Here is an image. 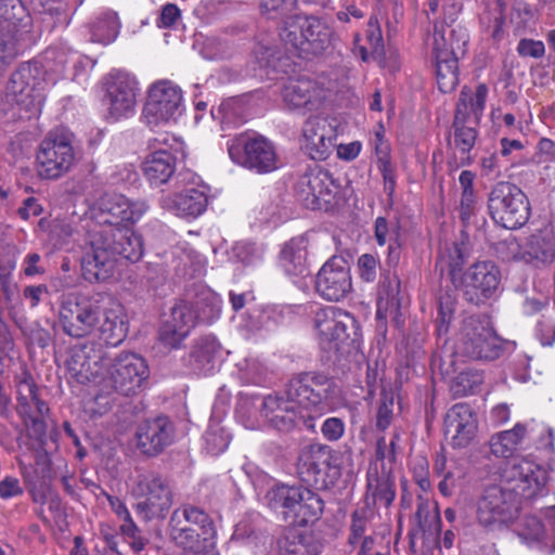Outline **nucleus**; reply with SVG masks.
Listing matches in <instances>:
<instances>
[{
  "mask_svg": "<svg viewBox=\"0 0 555 555\" xmlns=\"http://www.w3.org/2000/svg\"><path fill=\"white\" fill-rule=\"evenodd\" d=\"M36 162L40 178L52 180L64 176L75 162L70 135L65 132L51 131L40 143Z\"/></svg>",
  "mask_w": 555,
  "mask_h": 555,
  "instance_id": "4468645a",
  "label": "nucleus"
},
{
  "mask_svg": "<svg viewBox=\"0 0 555 555\" xmlns=\"http://www.w3.org/2000/svg\"><path fill=\"white\" fill-rule=\"evenodd\" d=\"M137 94L138 81L129 73L117 70L106 77L104 102L114 119L134 113Z\"/></svg>",
  "mask_w": 555,
  "mask_h": 555,
  "instance_id": "5701e85b",
  "label": "nucleus"
},
{
  "mask_svg": "<svg viewBox=\"0 0 555 555\" xmlns=\"http://www.w3.org/2000/svg\"><path fill=\"white\" fill-rule=\"evenodd\" d=\"M470 249L464 241L446 245L439 254L438 262L441 270L448 269L452 280L455 281L459 273L462 272L464 264L467 262Z\"/></svg>",
  "mask_w": 555,
  "mask_h": 555,
  "instance_id": "c03bdc74",
  "label": "nucleus"
},
{
  "mask_svg": "<svg viewBox=\"0 0 555 555\" xmlns=\"http://www.w3.org/2000/svg\"><path fill=\"white\" fill-rule=\"evenodd\" d=\"M144 253L142 236L129 227L92 229L82 248V276L90 283L108 280L119 258L139 261Z\"/></svg>",
  "mask_w": 555,
  "mask_h": 555,
  "instance_id": "f257e3e1",
  "label": "nucleus"
},
{
  "mask_svg": "<svg viewBox=\"0 0 555 555\" xmlns=\"http://www.w3.org/2000/svg\"><path fill=\"white\" fill-rule=\"evenodd\" d=\"M307 256V241L302 237L292 238L283 246L279 264L289 276H306L309 274Z\"/></svg>",
  "mask_w": 555,
  "mask_h": 555,
  "instance_id": "c9c22d12",
  "label": "nucleus"
},
{
  "mask_svg": "<svg viewBox=\"0 0 555 555\" xmlns=\"http://www.w3.org/2000/svg\"><path fill=\"white\" fill-rule=\"evenodd\" d=\"M416 528L420 532H425L430 529L431 525H436V530L441 531V518L438 506L434 507V515L428 501L418 498L417 508L415 513Z\"/></svg>",
  "mask_w": 555,
  "mask_h": 555,
  "instance_id": "13d9d810",
  "label": "nucleus"
},
{
  "mask_svg": "<svg viewBox=\"0 0 555 555\" xmlns=\"http://www.w3.org/2000/svg\"><path fill=\"white\" fill-rule=\"evenodd\" d=\"M339 389L335 380L317 372L297 374L285 384L284 393L295 401L305 416H311L313 423L331 408Z\"/></svg>",
  "mask_w": 555,
  "mask_h": 555,
  "instance_id": "7ed1b4c3",
  "label": "nucleus"
},
{
  "mask_svg": "<svg viewBox=\"0 0 555 555\" xmlns=\"http://www.w3.org/2000/svg\"><path fill=\"white\" fill-rule=\"evenodd\" d=\"M352 289L350 267L341 256H332L315 276V291L327 301H339Z\"/></svg>",
  "mask_w": 555,
  "mask_h": 555,
  "instance_id": "393cba45",
  "label": "nucleus"
},
{
  "mask_svg": "<svg viewBox=\"0 0 555 555\" xmlns=\"http://www.w3.org/2000/svg\"><path fill=\"white\" fill-rule=\"evenodd\" d=\"M463 296L473 305L490 299L501 283V271L492 261H478L472 264L460 278Z\"/></svg>",
  "mask_w": 555,
  "mask_h": 555,
  "instance_id": "412c9836",
  "label": "nucleus"
},
{
  "mask_svg": "<svg viewBox=\"0 0 555 555\" xmlns=\"http://www.w3.org/2000/svg\"><path fill=\"white\" fill-rule=\"evenodd\" d=\"M400 412L396 409L395 395L391 389H383L376 403L375 425L378 430H386L392 423L395 416Z\"/></svg>",
  "mask_w": 555,
  "mask_h": 555,
  "instance_id": "603ef678",
  "label": "nucleus"
},
{
  "mask_svg": "<svg viewBox=\"0 0 555 555\" xmlns=\"http://www.w3.org/2000/svg\"><path fill=\"white\" fill-rule=\"evenodd\" d=\"M165 203L177 216L196 218L206 210L208 198L204 191L191 188L167 197Z\"/></svg>",
  "mask_w": 555,
  "mask_h": 555,
  "instance_id": "f704fd0d",
  "label": "nucleus"
},
{
  "mask_svg": "<svg viewBox=\"0 0 555 555\" xmlns=\"http://www.w3.org/2000/svg\"><path fill=\"white\" fill-rule=\"evenodd\" d=\"M150 367L146 360L133 352H120L109 361L103 380L114 391L132 396L146 387Z\"/></svg>",
  "mask_w": 555,
  "mask_h": 555,
  "instance_id": "f8f14e48",
  "label": "nucleus"
},
{
  "mask_svg": "<svg viewBox=\"0 0 555 555\" xmlns=\"http://www.w3.org/2000/svg\"><path fill=\"white\" fill-rule=\"evenodd\" d=\"M374 236L379 246L388 244V260L397 263L400 258V224L388 221L385 217H377L374 224Z\"/></svg>",
  "mask_w": 555,
  "mask_h": 555,
  "instance_id": "ea45409f",
  "label": "nucleus"
},
{
  "mask_svg": "<svg viewBox=\"0 0 555 555\" xmlns=\"http://www.w3.org/2000/svg\"><path fill=\"white\" fill-rule=\"evenodd\" d=\"M245 105L240 98L223 100L218 106L210 109L211 117L219 121L222 130L235 128L245 122Z\"/></svg>",
  "mask_w": 555,
  "mask_h": 555,
  "instance_id": "a19ab883",
  "label": "nucleus"
},
{
  "mask_svg": "<svg viewBox=\"0 0 555 555\" xmlns=\"http://www.w3.org/2000/svg\"><path fill=\"white\" fill-rule=\"evenodd\" d=\"M367 495H372L374 503H380L389 506L395 500L396 492L393 489V480L389 474L378 473L377 468L367 472Z\"/></svg>",
  "mask_w": 555,
  "mask_h": 555,
  "instance_id": "49530a36",
  "label": "nucleus"
},
{
  "mask_svg": "<svg viewBox=\"0 0 555 555\" xmlns=\"http://www.w3.org/2000/svg\"><path fill=\"white\" fill-rule=\"evenodd\" d=\"M479 209L476 194H461L459 215L464 225L470 223Z\"/></svg>",
  "mask_w": 555,
  "mask_h": 555,
  "instance_id": "774afa93",
  "label": "nucleus"
},
{
  "mask_svg": "<svg viewBox=\"0 0 555 555\" xmlns=\"http://www.w3.org/2000/svg\"><path fill=\"white\" fill-rule=\"evenodd\" d=\"M378 169L384 180V191L391 201L396 191V170L388 155L378 158Z\"/></svg>",
  "mask_w": 555,
  "mask_h": 555,
  "instance_id": "69168bd1",
  "label": "nucleus"
},
{
  "mask_svg": "<svg viewBox=\"0 0 555 555\" xmlns=\"http://www.w3.org/2000/svg\"><path fill=\"white\" fill-rule=\"evenodd\" d=\"M86 352L88 380L103 376L109 364L111 358L107 357L103 346L93 341L83 343Z\"/></svg>",
  "mask_w": 555,
  "mask_h": 555,
  "instance_id": "8fccbe9b",
  "label": "nucleus"
},
{
  "mask_svg": "<svg viewBox=\"0 0 555 555\" xmlns=\"http://www.w3.org/2000/svg\"><path fill=\"white\" fill-rule=\"evenodd\" d=\"M455 304V297L449 293H446L438 298L436 327L439 336L448 333L449 325L453 319Z\"/></svg>",
  "mask_w": 555,
  "mask_h": 555,
  "instance_id": "bf43d9fd",
  "label": "nucleus"
},
{
  "mask_svg": "<svg viewBox=\"0 0 555 555\" xmlns=\"http://www.w3.org/2000/svg\"><path fill=\"white\" fill-rule=\"evenodd\" d=\"M300 501L296 505L295 513L292 522L298 524L300 527H305L309 522L317 521L324 511V502L322 498L309 490L308 488H301Z\"/></svg>",
  "mask_w": 555,
  "mask_h": 555,
  "instance_id": "79ce46f5",
  "label": "nucleus"
},
{
  "mask_svg": "<svg viewBox=\"0 0 555 555\" xmlns=\"http://www.w3.org/2000/svg\"><path fill=\"white\" fill-rule=\"evenodd\" d=\"M283 26L280 28L279 36L289 50L297 51L300 55L307 52L305 47L304 28L307 23V16L291 15L282 21Z\"/></svg>",
  "mask_w": 555,
  "mask_h": 555,
  "instance_id": "a18cd8bd",
  "label": "nucleus"
},
{
  "mask_svg": "<svg viewBox=\"0 0 555 555\" xmlns=\"http://www.w3.org/2000/svg\"><path fill=\"white\" fill-rule=\"evenodd\" d=\"M547 474L537 463L528 459H515L502 474V483L512 488L519 499H531L546 485Z\"/></svg>",
  "mask_w": 555,
  "mask_h": 555,
  "instance_id": "b1692460",
  "label": "nucleus"
},
{
  "mask_svg": "<svg viewBox=\"0 0 555 555\" xmlns=\"http://www.w3.org/2000/svg\"><path fill=\"white\" fill-rule=\"evenodd\" d=\"M467 30L461 26L435 25L433 55L435 59L437 85L441 92H452L459 83L457 62L466 53Z\"/></svg>",
  "mask_w": 555,
  "mask_h": 555,
  "instance_id": "f03ea898",
  "label": "nucleus"
},
{
  "mask_svg": "<svg viewBox=\"0 0 555 555\" xmlns=\"http://www.w3.org/2000/svg\"><path fill=\"white\" fill-rule=\"evenodd\" d=\"M488 96V87L485 83H479L475 91L468 87H463L456 103L454 116L464 115L463 122L479 126L481 116L486 107V100Z\"/></svg>",
  "mask_w": 555,
  "mask_h": 555,
  "instance_id": "72a5a7b5",
  "label": "nucleus"
},
{
  "mask_svg": "<svg viewBox=\"0 0 555 555\" xmlns=\"http://www.w3.org/2000/svg\"><path fill=\"white\" fill-rule=\"evenodd\" d=\"M322 543L306 527L288 526L276 540L278 555H320Z\"/></svg>",
  "mask_w": 555,
  "mask_h": 555,
  "instance_id": "7c9ffc66",
  "label": "nucleus"
},
{
  "mask_svg": "<svg viewBox=\"0 0 555 555\" xmlns=\"http://www.w3.org/2000/svg\"><path fill=\"white\" fill-rule=\"evenodd\" d=\"M525 434V426L516 424L513 429L501 431L492 436L490 440L491 453L496 457L512 456L518 444L522 441Z\"/></svg>",
  "mask_w": 555,
  "mask_h": 555,
  "instance_id": "de8ad7c7",
  "label": "nucleus"
},
{
  "mask_svg": "<svg viewBox=\"0 0 555 555\" xmlns=\"http://www.w3.org/2000/svg\"><path fill=\"white\" fill-rule=\"evenodd\" d=\"M28 13L21 0H0V69L9 66L18 54L21 28Z\"/></svg>",
  "mask_w": 555,
  "mask_h": 555,
  "instance_id": "6ab92c4d",
  "label": "nucleus"
},
{
  "mask_svg": "<svg viewBox=\"0 0 555 555\" xmlns=\"http://www.w3.org/2000/svg\"><path fill=\"white\" fill-rule=\"evenodd\" d=\"M120 23L116 12L107 11L102 13L91 27L92 40L107 44L116 39Z\"/></svg>",
  "mask_w": 555,
  "mask_h": 555,
  "instance_id": "09e8293b",
  "label": "nucleus"
},
{
  "mask_svg": "<svg viewBox=\"0 0 555 555\" xmlns=\"http://www.w3.org/2000/svg\"><path fill=\"white\" fill-rule=\"evenodd\" d=\"M14 384L16 389V401L21 403L23 411L26 412L27 400L34 398V395L39 392V388L27 370H22L14 376Z\"/></svg>",
  "mask_w": 555,
  "mask_h": 555,
  "instance_id": "6e6d98bb",
  "label": "nucleus"
},
{
  "mask_svg": "<svg viewBox=\"0 0 555 555\" xmlns=\"http://www.w3.org/2000/svg\"><path fill=\"white\" fill-rule=\"evenodd\" d=\"M178 144V140L169 133H162L149 140V149L152 152L143 160L142 170L151 184L162 185L172 177L177 167V157L172 149Z\"/></svg>",
  "mask_w": 555,
  "mask_h": 555,
  "instance_id": "aec40b11",
  "label": "nucleus"
},
{
  "mask_svg": "<svg viewBox=\"0 0 555 555\" xmlns=\"http://www.w3.org/2000/svg\"><path fill=\"white\" fill-rule=\"evenodd\" d=\"M464 115L460 112V115L454 116L452 129H453V145L456 151L462 155L461 165L468 166L473 163V158L469 153L476 144L478 137V130L475 125L463 122Z\"/></svg>",
  "mask_w": 555,
  "mask_h": 555,
  "instance_id": "e433bc0d",
  "label": "nucleus"
},
{
  "mask_svg": "<svg viewBox=\"0 0 555 555\" xmlns=\"http://www.w3.org/2000/svg\"><path fill=\"white\" fill-rule=\"evenodd\" d=\"M517 533L527 543L541 542L546 535V529L539 517L527 515L518 524Z\"/></svg>",
  "mask_w": 555,
  "mask_h": 555,
  "instance_id": "5fc2aeb1",
  "label": "nucleus"
},
{
  "mask_svg": "<svg viewBox=\"0 0 555 555\" xmlns=\"http://www.w3.org/2000/svg\"><path fill=\"white\" fill-rule=\"evenodd\" d=\"M102 307L93 297L73 292L64 294L59 307V324L64 334L83 338L95 332Z\"/></svg>",
  "mask_w": 555,
  "mask_h": 555,
  "instance_id": "0eeeda50",
  "label": "nucleus"
},
{
  "mask_svg": "<svg viewBox=\"0 0 555 555\" xmlns=\"http://www.w3.org/2000/svg\"><path fill=\"white\" fill-rule=\"evenodd\" d=\"M313 324L323 351L340 358L358 347L360 327L350 313L335 307L320 308L314 313Z\"/></svg>",
  "mask_w": 555,
  "mask_h": 555,
  "instance_id": "20e7f679",
  "label": "nucleus"
},
{
  "mask_svg": "<svg viewBox=\"0 0 555 555\" xmlns=\"http://www.w3.org/2000/svg\"><path fill=\"white\" fill-rule=\"evenodd\" d=\"M378 259L372 254H363L358 258V272L362 281L371 283L377 275Z\"/></svg>",
  "mask_w": 555,
  "mask_h": 555,
  "instance_id": "338daca9",
  "label": "nucleus"
},
{
  "mask_svg": "<svg viewBox=\"0 0 555 555\" xmlns=\"http://www.w3.org/2000/svg\"><path fill=\"white\" fill-rule=\"evenodd\" d=\"M518 511L517 493L502 482L487 487L477 502L478 522L491 530L513 521Z\"/></svg>",
  "mask_w": 555,
  "mask_h": 555,
  "instance_id": "ddd939ff",
  "label": "nucleus"
},
{
  "mask_svg": "<svg viewBox=\"0 0 555 555\" xmlns=\"http://www.w3.org/2000/svg\"><path fill=\"white\" fill-rule=\"evenodd\" d=\"M283 100L291 109L314 111L326 98L325 90L308 77L292 78L283 88Z\"/></svg>",
  "mask_w": 555,
  "mask_h": 555,
  "instance_id": "c756f323",
  "label": "nucleus"
},
{
  "mask_svg": "<svg viewBox=\"0 0 555 555\" xmlns=\"http://www.w3.org/2000/svg\"><path fill=\"white\" fill-rule=\"evenodd\" d=\"M339 185L332 175L320 167L309 169L298 179L296 194L309 209L328 210L335 204Z\"/></svg>",
  "mask_w": 555,
  "mask_h": 555,
  "instance_id": "f3484780",
  "label": "nucleus"
},
{
  "mask_svg": "<svg viewBox=\"0 0 555 555\" xmlns=\"http://www.w3.org/2000/svg\"><path fill=\"white\" fill-rule=\"evenodd\" d=\"M300 491L299 487L278 485L268 491V504L272 509L281 513L285 520L292 521L296 505L301 498Z\"/></svg>",
  "mask_w": 555,
  "mask_h": 555,
  "instance_id": "4c0bfd02",
  "label": "nucleus"
},
{
  "mask_svg": "<svg viewBox=\"0 0 555 555\" xmlns=\"http://www.w3.org/2000/svg\"><path fill=\"white\" fill-rule=\"evenodd\" d=\"M301 149L310 158L325 159L332 152L335 139L334 126L324 117L307 119L302 128Z\"/></svg>",
  "mask_w": 555,
  "mask_h": 555,
  "instance_id": "cd10ccee",
  "label": "nucleus"
},
{
  "mask_svg": "<svg viewBox=\"0 0 555 555\" xmlns=\"http://www.w3.org/2000/svg\"><path fill=\"white\" fill-rule=\"evenodd\" d=\"M147 209L149 205L145 201H131L117 193L104 194L94 212L98 223L94 229L129 227L139 221Z\"/></svg>",
  "mask_w": 555,
  "mask_h": 555,
  "instance_id": "a211bd4d",
  "label": "nucleus"
},
{
  "mask_svg": "<svg viewBox=\"0 0 555 555\" xmlns=\"http://www.w3.org/2000/svg\"><path fill=\"white\" fill-rule=\"evenodd\" d=\"M133 493L143 500L135 506V513L144 521L164 519L173 504L171 481L155 472L140 474Z\"/></svg>",
  "mask_w": 555,
  "mask_h": 555,
  "instance_id": "9b49d317",
  "label": "nucleus"
},
{
  "mask_svg": "<svg viewBox=\"0 0 555 555\" xmlns=\"http://www.w3.org/2000/svg\"><path fill=\"white\" fill-rule=\"evenodd\" d=\"M503 352L502 341L488 318L480 314L466 317L461 326L455 353L469 360L492 361Z\"/></svg>",
  "mask_w": 555,
  "mask_h": 555,
  "instance_id": "423d86ee",
  "label": "nucleus"
},
{
  "mask_svg": "<svg viewBox=\"0 0 555 555\" xmlns=\"http://www.w3.org/2000/svg\"><path fill=\"white\" fill-rule=\"evenodd\" d=\"M127 324L124 317L120 315L118 310L102 309V317L99 321L95 332L99 333L100 338L109 346H117L127 336Z\"/></svg>",
  "mask_w": 555,
  "mask_h": 555,
  "instance_id": "58836bf2",
  "label": "nucleus"
},
{
  "mask_svg": "<svg viewBox=\"0 0 555 555\" xmlns=\"http://www.w3.org/2000/svg\"><path fill=\"white\" fill-rule=\"evenodd\" d=\"M400 286L401 283L398 276L384 275L379 284V299H385L387 305L399 307L401 304Z\"/></svg>",
  "mask_w": 555,
  "mask_h": 555,
  "instance_id": "e2e57ef3",
  "label": "nucleus"
},
{
  "mask_svg": "<svg viewBox=\"0 0 555 555\" xmlns=\"http://www.w3.org/2000/svg\"><path fill=\"white\" fill-rule=\"evenodd\" d=\"M44 73L37 62L21 64L10 77L4 100L9 106H20L30 113H39L44 101Z\"/></svg>",
  "mask_w": 555,
  "mask_h": 555,
  "instance_id": "6e6552de",
  "label": "nucleus"
},
{
  "mask_svg": "<svg viewBox=\"0 0 555 555\" xmlns=\"http://www.w3.org/2000/svg\"><path fill=\"white\" fill-rule=\"evenodd\" d=\"M188 299L193 302L195 312H197L201 321L210 322L220 313L219 299L209 289L203 288L194 297Z\"/></svg>",
  "mask_w": 555,
  "mask_h": 555,
  "instance_id": "3c124183",
  "label": "nucleus"
},
{
  "mask_svg": "<svg viewBox=\"0 0 555 555\" xmlns=\"http://www.w3.org/2000/svg\"><path fill=\"white\" fill-rule=\"evenodd\" d=\"M260 413L272 427L281 431H288L299 425L308 430H315L312 417L305 416L297 403L291 401L285 393L266 396L260 405Z\"/></svg>",
  "mask_w": 555,
  "mask_h": 555,
  "instance_id": "4be33fe9",
  "label": "nucleus"
},
{
  "mask_svg": "<svg viewBox=\"0 0 555 555\" xmlns=\"http://www.w3.org/2000/svg\"><path fill=\"white\" fill-rule=\"evenodd\" d=\"M385 375V365L377 361L369 362L366 365L365 385L367 389V396L365 400L372 399L375 392L379 389H386L383 385Z\"/></svg>",
  "mask_w": 555,
  "mask_h": 555,
  "instance_id": "0e129e2a",
  "label": "nucleus"
},
{
  "mask_svg": "<svg viewBox=\"0 0 555 555\" xmlns=\"http://www.w3.org/2000/svg\"><path fill=\"white\" fill-rule=\"evenodd\" d=\"M217 534L212 518L201 507L183 504L175 509L168 522L170 542L180 550H193Z\"/></svg>",
  "mask_w": 555,
  "mask_h": 555,
  "instance_id": "39448f33",
  "label": "nucleus"
},
{
  "mask_svg": "<svg viewBox=\"0 0 555 555\" xmlns=\"http://www.w3.org/2000/svg\"><path fill=\"white\" fill-rule=\"evenodd\" d=\"M175 426L169 417L159 415L142 422L135 431L137 448L147 456L162 453L173 441Z\"/></svg>",
  "mask_w": 555,
  "mask_h": 555,
  "instance_id": "a878e982",
  "label": "nucleus"
},
{
  "mask_svg": "<svg viewBox=\"0 0 555 555\" xmlns=\"http://www.w3.org/2000/svg\"><path fill=\"white\" fill-rule=\"evenodd\" d=\"M477 431V418L472 408L464 402L450 408L444 416V435L453 447L465 448Z\"/></svg>",
  "mask_w": 555,
  "mask_h": 555,
  "instance_id": "c85d7f7f",
  "label": "nucleus"
},
{
  "mask_svg": "<svg viewBox=\"0 0 555 555\" xmlns=\"http://www.w3.org/2000/svg\"><path fill=\"white\" fill-rule=\"evenodd\" d=\"M228 153L235 164L257 173H269L279 167L274 144L256 132L236 135L229 142Z\"/></svg>",
  "mask_w": 555,
  "mask_h": 555,
  "instance_id": "9d476101",
  "label": "nucleus"
},
{
  "mask_svg": "<svg viewBox=\"0 0 555 555\" xmlns=\"http://www.w3.org/2000/svg\"><path fill=\"white\" fill-rule=\"evenodd\" d=\"M520 258L528 263L548 264L555 260V238L547 229L531 234L520 249Z\"/></svg>",
  "mask_w": 555,
  "mask_h": 555,
  "instance_id": "2f4dec72",
  "label": "nucleus"
},
{
  "mask_svg": "<svg viewBox=\"0 0 555 555\" xmlns=\"http://www.w3.org/2000/svg\"><path fill=\"white\" fill-rule=\"evenodd\" d=\"M333 454L327 446H310L304 449L297 463V474L308 487L318 490L335 485L340 476L337 465L332 464Z\"/></svg>",
  "mask_w": 555,
  "mask_h": 555,
  "instance_id": "dca6fc26",
  "label": "nucleus"
},
{
  "mask_svg": "<svg viewBox=\"0 0 555 555\" xmlns=\"http://www.w3.org/2000/svg\"><path fill=\"white\" fill-rule=\"evenodd\" d=\"M49 413L33 414L31 416H22L29 438L36 440L39 447L43 448L47 443V416Z\"/></svg>",
  "mask_w": 555,
  "mask_h": 555,
  "instance_id": "052dcab7",
  "label": "nucleus"
},
{
  "mask_svg": "<svg viewBox=\"0 0 555 555\" xmlns=\"http://www.w3.org/2000/svg\"><path fill=\"white\" fill-rule=\"evenodd\" d=\"M182 90L169 80L152 85L143 108V118L151 128L176 122L182 114Z\"/></svg>",
  "mask_w": 555,
  "mask_h": 555,
  "instance_id": "2eb2a0df",
  "label": "nucleus"
},
{
  "mask_svg": "<svg viewBox=\"0 0 555 555\" xmlns=\"http://www.w3.org/2000/svg\"><path fill=\"white\" fill-rule=\"evenodd\" d=\"M297 0H261L260 13L268 20L284 21L291 15Z\"/></svg>",
  "mask_w": 555,
  "mask_h": 555,
  "instance_id": "4d7b16f0",
  "label": "nucleus"
},
{
  "mask_svg": "<svg viewBox=\"0 0 555 555\" xmlns=\"http://www.w3.org/2000/svg\"><path fill=\"white\" fill-rule=\"evenodd\" d=\"M220 345L215 337L204 336L195 341L191 351L183 358L184 365L195 374L207 375L215 369Z\"/></svg>",
  "mask_w": 555,
  "mask_h": 555,
  "instance_id": "473e14b6",
  "label": "nucleus"
},
{
  "mask_svg": "<svg viewBox=\"0 0 555 555\" xmlns=\"http://www.w3.org/2000/svg\"><path fill=\"white\" fill-rule=\"evenodd\" d=\"M305 54H319L326 50L331 44L332 30L320 18L307 16V23L304 28Z\"/></svg>",
  "mask_w": 555,
  "mask_h": 555,
  "instance_id": "37998d69",
  "label": "nucleus"
},
{
  "mask_svg": "<svg viewBox=\"0 0 555 555\" xmlns=\"http://www.w3.org/2000/svg\"><path fill=\"white\" fill-rule=\"evenodd\" d=\"M196 320L199 319L193 302L189 299L176 301L170 309V317L160 326V341L170 348H178L195 326Z\"/></svg>",
  "mask_w": 555,
  "mask_h": 555,
  "instance_id": "bb28decb",
  "label": "nucleus"
},
{
  "mask_svg": "<svg viewBox=\"0 0 555 555\" xmlns=\"http://www.w3.org/2000/svg\"><path fill=\"white\" fill-rule=\"evenodd\" d=\"M86 352L82 344L74 346L66 360L68 371L80 382L88 380Z\"/></svg>",
  "mask_w": 555,
  "mask_h": 555,
  "instance_id": "680f3d73",
  "label": "nucleus"
},
{
  "mask_svg": "<svg viewBox=\"0 0 555 555\" xmlns=\"http://www.w3.org/2000/svg\"><path fill=\"white\" fill-rule=\"evenodd\" d=\"M488 209L495 223L519 229L529 220L531 208L525 192L514 183L498 182L489 193Z\"/></svg>",
  "mask_w": 555,
  "mask_h": 555,
  "instance_id": "1a4fd4ad",
  "label": "nucleus"
},
{
  "mask_svg": "<svg viewBox=\"0 0 555 555\" xmlns=\"http://www.w3.org/2000/svg\"><path fill=\"white\" fill-rule=\"evenodd\" d=\"M483 382L482 373L477 370H465L451 382L450 390L454 397L474 395Z\"/></svg>",
  "mask_w": 555,
  "mask_h": 555,
  "instance_id": "864d4df0",
  "label": "nucleus"
}]
</instances>
